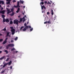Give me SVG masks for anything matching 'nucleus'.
<instances>
[{
    "mask_svg": "<svg viewBox=\"0 0 74 74\" xmlns=\"http://www.w3.org/2000/svg\"><path fill=\"white\" fill-rule=\"evenodd\" d=\"M14 27H10V29H11V32L12 33V35H14L15 33V29H13Z\"/></svg>",
    "mask_w": 74,
    "mask_h": 74,
    "instance_id": "1",
    "label": "nucleus"
},
{
    "mask_svg": "<svg viewBox=\"0 0 74 74\" xmlns=\"http://www.w3.org/2000/svg\"><path fill=\"white\" fill-rule=\"evenodd\" d=\"M14 24H16L17 25H18V20L15 19L13 21Z\"/></svg>",
    "mask_w": 74,
    "mask_h": 74,
    "instance_id": "2",
    "label": "nucleus"
},
{
    "mask_svg": "<svg viewBox=\"0 0 74 74\" xmlns=\"http://www.w3.org/2000/svg\"><path fill=\"white\" fill-rule=\"evenodd\" d=\"M6 22L7 23H8L10 22V20L8 18H6V19H3V22Z\"/></svg>",
    "mask_w": 74,
    "mask_h": 74,
    "instance_id": "3",
    "label": "nucleus"
},
{
    "mask_svg": "<svg viewBox=\"0 0 74 74\" xmlns=\"http://www.w3.org/2000/svg\"><path fill=\"white\" fill-rule=\"evenodd\" d=\"M14 8H18V7H20V6H19V2L18 1L17 3V5L16 6L14 5Z\"/></svg>",
    "mask_w": 74,
    "mask_h": 74,
    "instance_id": "4",
    "label": "nucleus"
},
{
    "mask_svg": "<svg viewBox=\"0 0 74 74\" xmlns=\"http://www.w3.org/2000/svg\"><path fill=\"white\" fill-rule=\"evenodd\" d=\"M8 47H14V44H9L8 45Z\"/></svg>",
    "mask_w": 74,
    "mask_h": 74,
    "instance_id": "5",
    "label": "nucleus"
},
{
    "mask_svg": "<svg viewBox=\"0 0 74 74\" xmlns=\"http://www.w3.org/2000/svg\"><path fill=\"white\" fill-rule=\"evenodd\" d=\"M5 12V10L1 11H0V14H3V15H4V14Z\"/></svg>",
    "mask_w": 74,
    "mask_h": 74,
    "instance_id": "6",
    "label": "nucleus"
},
{
    "mask_svg": "<svg viewBox=\"0 0 74 74\" xmlns=\"http://www.w3.org/2000/svg\"><path fill=\"white\" fill-rule=\"evenodd\" d=\"M8 8H7L6 9V10H7V12H8L7 13V14H10V13H11V12L10 11V10L8 9Z\"/></svg>",
    "mask_w": 74,
    "mask_h": 74,
    "instance_id": "7",
    "label": "nucleus"
},
{
    "mask_svg": "<svg viewBox=\"0 0 74 74\" xmlns=\"http://www.w3.org/2000/svg\"><path fill=\"white\" fill-rule=\"evenodd\" d=\"M41 7L42 10H43L44 8V9H46V8H45V7L44 5H43V6H42V5H41Z\"/></svg>",
    "mask_w": 74,
    "mask_h": 74,
    "instance_id": "8",
    "label": "nucleus"
},
{
    "mask_svg": "<svg viewBox=\"0 0 74 74\" xmlns=\"http://www.w3.org/2000/svg\"><path fill=\"white\" fill-rule=\"evenodd\" d=\"M7 1H8L7 2H6L7 4H10V2L11 1L10 0H6Z\"/></svg>",
    "mask_w": 74,
    "mask_h": 74,
    "instance_id": "9",
    "label": "nucleus"
},
{
    "mask_svg": "<svg viewBox=\"0 0 74 74\" xmlns=\"http://www.w3.org/2000/svg\"><path fill=\"white\" fill-rule=\"evenodd\" d=\"M5 32L6 33H7L6 37H8V35H9V34H10V32Z\"/></svg>",
    "mask_w": 74,
    "mask_h": 74,
    "instance_id": "10",
    "label": "nucleus"
},
{
    "mask_svg": "<svg viewBox=\"0 0 74 74\" xmlns=\"http://www.w3.org/2000/svg\"><path fill=\"white\" fill-rule=\"evenodd\" d=\"M14 8L12 7V8L11 9V12H14Z\"/></svg>",
    "mask_w": 74,
    "mask_h": 74,
    "instance_id": "11",
    "label": "nucleus"
},
{
    "mask_svg": "<svg viewBox=\"0 0 74 74\" xmlns=\"http://www.w3.org/2000/svg\"><path fill=\"white\" fill-rule=\"evenodd\" d=\"M24 25L25 26V27H26V28H29V26H27V24H26V23H25Z\"/></svg>",
    "mask_w": 74,
    "mask_h": 74,
    "instance_id": "12",
    "label": "nucleus"
},
{
    "mask_svg": "<svg viewBox=\"0 0 74 74\" xmlns=\"http://www.w3.org/2000/svg\"><path fill=\"white\" fill-rule=\"evenodd\" d=\"M28 28H26V27H25L23 29V31H25L26 30V29H27Z\"/></svg>",
    "mask_w": 74,
    "mask_h": 74,
    "instance_id": "13",
    "label": "nucleus"
},
{
    "mask_svg": "<svg viewBox=\"0 0 74 74\" xmlns=\"http://www.w3.org/2000/svg\"><path fill=\"white\" fill-rule=\"evenodd\" d=\"M19 11H20V8H18L17 10L16 11V13H18V12H19Z\"/></svg>",
    "mask_w": 74,
    "mask_h": 74,
    "instance_id": "14",
    "label": "nucleus"
},
{
    "mask_svg": "<svg viewBox=\"0 0 74 74\" xmlns=\"http://www.w3.org/2000/svg\"><path fill=\"white\" fill-rule=\"evenodd\" d=\"M8 64V63H5V64L4 65H3V68H4V67H5V66H6V65H7V64Z\"/></svg>",
    "mask_w": 74,
    "mask_h": 74,
    "instance_id": "15",
    "label": "nucleus"
},
{
    "mask_svg": "<svg viewBox=\"0 0 74 74\" xmlns=\"http://www.w3.org/2000/svg\"><path fill=\"white\" fill-rule=\"evenodd\" d=\"M2 16V18H3V19H5V18H5V15H1Z\"/></svg>",
    "mask_w": 74,
    "mask_h": 74,
    "instance_id": "16",
    "label": "nucleus"
},
{
    "mask_svg": "<svg viewBox=\"0 0 74 74\" xmlns=\"http://www.w3.org/2000/svg\"><path fill=\"white\" fill-rule=\"evenodd\" d=\"M14 12H12V13L10 14V16H14Z\"/></svg>",
    "mask_w": 74,
    "mask_h": 74,
    "instance_id": "17",
    "label": "nucleus"
},
{
    "mask_svg": "<svg viewBox=\"0 0 74 74\" xmlns=\"http://www.w3.org/2000/svg\"><path fill=\"white\" fill-rule=\"evenodd\" d=\"M1 3H2V4H3L4 3V1H0V4H1Z\"/></svg>",
    "mask_w": 74,
    "mask_h": 74,
    "instance_id": "18",
    "label": "nucleus"
},
{
    "mask_svg": "<svg viewBox=\"0 0 74 74\" xmlns=\"http://www.w3.org/2000/svg\"><path fill=\"white\" fill-rule=\"evenodd\" d=\"M10 25H12L13 24V22H12V21L11 20L10 21Z\"/></svg>",
    "mask_w": 74,
    "mask_h": 74,
    "instance_id": "19",
    "label": "nucleus"
},
{
    "mask_svg": "<svg viewBox=\"0 0 74 74\" xmlns=\"http://www.w3.org/2000/svg\"><path fill=\"white\" fill-rule=\"evenodd\" d=\"M20 2L21 4H23L24 3V1H21V0H20Z\"/></svg>",
    "mask_w": 74,
    "mask_h": 74,
    "instance_id": "20",
    "label": "nucleus"
},
{
    "mask_svg": "<svg viewBox=\"0 0 74 74\" xmlns=\"http://www.w3.org/2000/svg\"><path fill=\"white\" fill-rule=\"evenodd\" d=\"M51 15H53V10H51Z\"/></svg>",
    "mask_w": 74,
    "mask_h": 74,
    "instance_id": "21",
    "label": "nucleus"
},
{
    "mask_svg": "<svg viewBox=\"0 0 74 74\" xmlns=\"http://www.w3.org/2000/svg\"><path fill=\"white\" fill-rule=\"evenodd\" d=\"M44 3L43 2H40V5H44Z\"/></svg>",
    "mask_w": 74,
    "mask_h": 74,
    "instance_id": "22",
    "label": "nucleus"
},
{
    "mask_svg": "<svg viewBox=\"0 0 74 74\" xmlns=\"http://www.w3.org/2000/svg\"><path fill=\"white\" fill-rule=\"evenodd\" d=\"M11 63H12V61H10V62H8L9 65H10Z\"/></svg>",
    "mask_w": 74,
    "mask_h": 74,
    "instance_id": "23",
    "label": "nucleus"
},
{
    "mask_svg": "<svg viewBox=\"0 0 74 74\" xmlns=\"http://www.w3.org/2000/svg\"><path fill=\"white\" fill-rule=\"evenodd\" d=\"M4 52H6L7 54H8V51L7 50H5L4 51Z\"/></svg>",
    "mask_w": 74,
    "mask_h": 74,
    "instance_id": "24",
    "label": "nucleus"
},
{
    "mask_svg": "<svg viewBox=\"0 0 74 74\" xmlns=\"http://www.w3.org/2000/svg\"><path fill=\"white\" fill-rule=\"evenodd\" d=\"M5 43H7V41L5 40L3 42V44H5Z\"/></svg>",
    "mask_w": 74,
    "mask_h": 74,
    "instance_id": "25",
    "label": "nucleus"
},
{
    "mask_svg": "<svg viewBox=\"0 0 74 74\" xmlns=\"http://www.w3.org/2000/svg\"><path fill=\"white\" fill-rule=\"evenodd\" d=\"M2 30L3 31H6V28H5V27Z\"/></svg>",
    "mask_w": 74,
    "mask_h": 74,
    "instance_id": "26",
    "label": "nucleus"
},
{
    "mask_svg": "<svg viewBox=\"0 0 74 74\" xmlns=\"http://www.w3.org/2000/svg\"><path fill=\"white\" fill-rule=\"evenodd\" d=\"M18 37H16V38H15L14 39V40H15V41H16V40H18Z\"/></svg>",
    "mask_w": 74,
    "mask_h": 74,
    "instance_id": "27",
    "label": "nucleus"
},
{
    "mask_svg": "<svg viewBox=\"0 0 74 74\" xmlns=\"http://www.w3.org/2000/svg\"><path fill=\"white\" fill-rule=\"evenodd\" d=\"M5 70H3V71H2L1 72V73H2V74H3V73H4L5 72Z\"/></svg>",
    "mask_w": 74,
    "mask_h": 74,
    "instance_id": "28",
    "label": "nucleus"
},
{
    "mask_svg": "<svg viewBox=\"0 0 74 74\" xmlns=\"http://www.w3.org/2000/svg\"><path fill=\"white\" fill-rule=\"evenodd\" d=\"M47 4H50L51 5V3H50L49 1H48V3H47Z\"/></svg>",
    "mask_w": 74,
    "mask_h": 74,
    "instance_id": "29",
    "label": "nucleus"
},
{
    "mask_svg": "<svg viewBox=\"0 0 74 74\" xmlns=\"http://www.w3.org/2000/svg\"><path fill=\"white\" fill-rule=\"evenodd\" d=\"M14 50H15V49L14 48V47L11 49V51H14Z\"/></svg>",
    "mask_w": 74,
    "mask_h": 74,
    "instance_id": "30",
    "label": "nucleus"
},
{
    "mask_svg": "<svg viewBox=\"0 0 74 74\" xmlns=\"http://www.w3.org/2000/svg\"><path fill=\"white\" fill-rule=\"evenodd\" d=\"M22 21H23L22 18H21L20 19V22H22Z\"/></svg>",
    "mask_w": 74,
    "mask_h": 74,
    "instance_id": "31",
    "label": "nucleus"
},
{
    "mask_svg": "<svg viewBox=\"0 0 74 74\" xmlns=\"http://www.w3.org/2000/svg\"><path fill=\"white\" fill-rule=\"evenodd\" d=\"M3 41V39H0V42H2Z\"/></svg>",
    "mask_w": 74,
    "mask_h": 74,
    "instance_id": "32",
    "label": "nucleus"
},
{
    "mask_svg": "<svg viewBox=\"0 0 74 74\" xmlns=\"http://www.w3.org/2000/svg\"><path fill=\"white\" fill-rule=\"evenodd\" d=\"M2 58L3 59H5L6 57H5V56H3L2 57Z\"/></svg>",
    "mask_w": 74,
    "mask_h": 74,
    "instance_id": "33",
    "label": "nucleus"
},
{
    "mask_svg": "<svg viewBox=\"0 0 74 74\" xmlns=\"http://www.w3.org/2000/svg\"><path fill=\"white\" fill-rule=\"evenodd\" d=\"M9 59L10 58H7V59L6 60V62H7V61L9 60Z\"/></svg>",
    "mask_w": 74,
    "mask_h": 74,
    "instance_id": "34",
    "label": "nucleus"
},
{
    "mask_svg": "<svg viewBox=\"0 0 74 74\" xmlns=\"http://www.w3.org/2000/svg\"><path fill=\"white\" fill-rule=\"evenodd\" d=\"M33 30V28L31 29L30 30V32H32V31Z\"/></svg>",
    "mask_w": 74,
    "mask_h": 74,
    "instance_id": "35",
    "label": "nucleus"
},
{
    "mask_svg": "<svg viewBox=\"0 0 74 74\" xmlns=\"http://www.w3.org/2000/svg\"><path fill=\"white\" fill-rule=\"evenodd\" d=\"M47 23H49L50 24H51V21H48Z\"/></svg>",
    "mask_w": 74,
    "mask_h": 74,
    "instance_id": "36",
    "label": "nucleus"
},
{
    "mask_svg": "<svg viewBox=\"0 0 74 74\" xmlns=\"http://www.w3.org/2000/svg\"><path fill=\"white\" fill-rule=\"evenodd\" d=\"M12 2H13V3H15V2H16V1H15V0H13L12 1Z\"/></svg>",
    "mask_w": 74,
    "mask_h": 74,
    "instance_id": "37",
    "label": "nucleus"
},
{
    "mask_svg": "<svg viewBox=\"0 0 74 74\" xmlns=\"http://www.w3.org/2000/svg\"><path fill=\"white\" fill-rule=\"evenodd\" d=\"M23 27H23V26H22V27H21L20 29H22V28H23Z\"/></svg>",
    "mask_w": 74,
    "mask_h": 74,
    "instance_id": "38",
    "label": "nucleus"
},
{
    "mask_svg": "<svg viewBox=\"0 0 74 74\" xmlns=\"http://www.w3.org/2000/svg\"><path fill=\"white\" fill-rule=\"evenodd\" d=\"M7 40H8V38H6L5 40V41H7Z\"/></svg>",
    "mask_w": 74,
    "mask_h": 74,
    "instance_id": "39",
    "label": "nucleus"
},
{
    "mask_svg": "<svg viewBox=\"0 0 74 74\" xmlns=\"http://www.w3.org/2000/svg\"><path fill=\"white\" fill-rule=\"evenodd\" d=\"M44 3H45V4H47V1H45V2H44Z\"/></svg>",
    "mask_w": 74,
    "mask_h": 74,
    "instance_id": "40",
    "label": "nucleus"
},
{
    "mask_svg": "<svg viewBox=\"0 0 74 74\" xmlns=\"http://www.w3.org/2000/svg\"><path fill=\"white\" fill-rule=\"evenodd\" d=\"M49 12H47V15H49Z\"/></svg>",
    "mask_w": 74,
    "mask_h": 74,
    "instance_id": "41",
    "label": "nucleus"
},
{
    "mask_svg": "<svg viewBox=\"0 0 74 74\" xmlns=\"http://www.w3.org/2000/svg\"><path fill=\"white\" fill-rule=\"evenodd\" d=\"M28 28H32V27H31V26H28Z\"/></svg>",
    "mask_w": 74,
    "mask_h": 74,
    "instance_id": "42",
    "label": "nucleus"
},
{
    "mask_svg": "<svg viewBox=\"0 0 74 74\" xmlns=\"http://www.w3.org/2000/svg\"><path fill=\"white\" fill-rule=\"evenodd\" d=\"M2 59H3V57H1L0 58V60H2Z\"/></svg>",
    "mask_w": 74,
    "mask_h": 74,
    "instance_id": "43",
    "label": "nucleus"
},
{
    "mask_svg": "<svg viewBox=\"0 0 74 74\" xmlns=\"http://www.w3.org/2000/svg\"><path fill=\"white\" fill-rule=\"evenodd\" d=\"M14 42V40H12L11 41V42Z\"/></svg>",
    "mask_w": 74,
    "mask_h": 74,
    "instance_id": "44",
    "label": "nucleus"
},
{
    "mask_svg": "<svg viewBox=\"0 0 74 74\" xmlns=\"http://www.w3.org/2000/svg\"><path fill=\"white\" fill-rule=\"evenodd\" d=\"M47 23V21H46V22H45L44 23L45 24H46V23Z\"/></svg>",
    "mask_w": 74,
    "mask_h": 74,
    "instance_id": "45",
    "label": "nucleus"
},
{
    "mask_svg": "<svg viewBox=\"0 0 74 74\" xmlns=\"http://www.w3.org/2000/svg\"><path fill=\"white\" fill-rule=\"evenodd\" d=\"M10 69H12V66H10Z\"/></svg>",
    "mask_w": 74,
    "mask_h": 74,
    "instance_id": "46",
    "label": "nucleus"
},
{
    "mask_svg": "<svg viewBox=\"0 0 74 74\" xmlns=\"http://www.w3.org/2000/svg\"><path fill=\"white\" fill-rule=\"evenodd\" d=\"M21 21H18V23H21Z\"/></svg>",
    "mask_w": 74,
    "mask_h": 74,
    "instance_id": "47",
    "label": "nucleus"
},
{
    "mask_svg": "<svg viewBox=\"0 0 74 74\" xmlns=\"http://www.w3.org/2000/svg\"><path fill=\"white\" fill-rule=\"evenodd\" d=\"M3 10V8H1V11H2Z\"/></svg>",
    "mask_w": 74,
    "mask_h": 74,
    "instance_id": "48",
    "label": "nucleus"
},
{
    "mask_svg": "<svg viewBox=\"0 0 74 74\" xmlns=\"http://www.w3.org/2000/svg\"><path fill=\"white\" fill-rule=\"evenodd\" d=\"M25 19V18L24 17H23V19Z\"/></svg>",
    "mask_w": 74,
    "mask_h": 74,
    "instance_id": "49",
    "label": "nucleus"
},
{
    "mask_svg": "<svg viewBox=\"0 0 74 74\" xmlns=\"http://www.w3.org/2000/svg\"><path fill=\"white\" fill-rule=\"evenodd\" d=\"M25 19H24L23 20V22H25Z\"/></svg>",
    "mask_w": 74,
    "mask_h": 74,
    "instance_id": "50",
    "label": "nucleus"
},
{
    "mask_svg": "<svg viewBox=\"0 0 74 74\" xmlns=\"http://www.w3.org/2000/svg\"><path fill=\"white\" fill-rule=\"evenodd\" d=\"M2 36V34L0 33V36Z\"/></svg>",
    "mask_w": 74,
    "mask_h": 74,
    "instance_id": "51",
    "label": "nucleus"
},
{
    "mask_svg": "<svg viewBox=\"0 0 74 74\" xmlns=\"http://www.w3.org/2000/svg\"><path fill=\"white\" fill-rule=\"evenodd\" d=\"M22 14L23 15H25V12H24V13H22Z\"/></svg>",
    "mask_w": 74,
    "mask_h": 74,
    "instance_id": "52",
    "label": "nucleus"
},
{
    "mask_svg": "<svg viewBox=\"0 0 74 74\" xmlns=\"http://www.w3.org/2000/svg\"><path fill=\"white\" fill-rule=\"evenodd\" d=\"M6 49H8V47H7L6 48Z\"/></svg>",
    "mask_w": 74,
    "mask_h": 74,
    "instance_id": "53",
    "label": "nucleus"
},
{
    "mask_svg": "<svg viewBox=\"0 0 74 74\" xmlns=\"http://www.w3.org/2000/svg\"><path fill=\"white\" fill-rule=\"evenodd\" d=\"M40 1H42V2L43 1H44V0H40Z\"/></svg>",
    "mask_w": 74,
    "mask_h": 74,
    "instance_id": "54",
    "label": "nucleus"
},
{
    "mask_svg": "<svg viewBox=\"0 0 74 74\" xmlns=\"http://www.w3.org/2000/svg\"><path fill=\"white\" fill-rule=\"evenodd\" d=\"M23 8H25V6H24Z\"/></svg>",
    "mask_w": 74,
    "mask_h": 74,
    "instance_id": "55",
    "label": "nucleus"
},
{
    "mask_svg": "<svg viewBox=\"0 0 74 74\" xmlns=\"http://www.w3.org/2000/svg\"><path fill=\"white\" fill-rule=\"evenodd\" d=\"M2 52V51H0V53H1Z\"/></svg>",
    "mask_w": 74,
    "mask_h": 74,
    "instance_id": "56",
    "label": "nucleus"
},
{
    "mask_svg": "<svg viewBox=\"0 0 74 74\" xmlns=\"http://www.w3.org/2000/svg\"><path fill=\"white\" fill-rule=\"evenodd\" d=\"M10 21H11L12 20V19H11V18H10Z\"/></svg>",
    "mask_w": 74,
    "mask_h": 74,
    "instance_id": "57",
    "label": "nucleus"
},
{
    "mask_svg": "<svg viewBox=\"0 0 74 74\" xmlns=\"http://www.w3.org/2000/svg\"><path fill=\"white\" fill-rule=\"evenodd\" d=\"M1 48H2V47H0V49H1Z\"/></svg>",
    "mask_w": 74,
    "mask_h": 74,
    "instance_id": "58",
    "label": "nucleus"
},
{
    "mask_svg": "<svg viewBox=\"0 0 74 74\" xmlns=\"http://www.w3.org/2000/svg\"><path fill=\"white\" fill-rule=\"evenodd\" d=\"M8 7H10V6L9 5H8L7 6Z\"/></svg>",
    "mask_w": 74,
    "mask_h": 74,
    "instance_id": "59",
    "label": "nucleus"
},
{
    "mask_svg": "<svg viewBox=\"0 0 74 74\" xmlns=\"http://www.w3.org/2000/svg\"><path fill=\"white\" fill-rule=\"evenodd\" d=\"M0 7H1V5L0 4Z\"/></svg>",
    "mask_w": 74,
    "mask_h": 74,
    "instance_id": "60",
    "label": "nucleus"
},
{
    "mask_svg": "<svg viewBox=\"0 0 74 74\" xmlns=\"http://www.w3.org/2000/svg\"><path fill=\"white\" fill-rule=\"evenodd\" d=\"M25 17H26V18H27V17H26V15H25L24 16Z\"/></svg>",
    "mask_w": 74,
    "mask_h": 74,
    "instance_id": "61",
    "label": "nucleus"
},
{
    "mask_svg": "<svg viewBox=\"0 0 74 74\" xmlns=\"http://www.w3.org/2000/svg\"><path fill=\"white\" fill-rule=\"evenodd\" d=\"M18 18H20V16H18Z\"/></svg>",
    "mask_w": 74,
    "mask_h": 74,
    "instance_id": "62",
    "label": "nucleus"
},
{
    "mask_svg": "<svg viewBox=\"0 0 74 74\" xmlns=\"http://www.w3.org/2000/svg\"><path fill=\"white\" fill-rule=\"evenodd\" d=\"M18 52V51H17L16 52V53H17Z\"/></svg>",
    "mask_w": 74,
    "mask_h": 74,
    "instance_id": "63",
    "label": "nucleus"
},
{
    "mask_svg": "<svg viewBox=\"0 0 74 74\" xmlns=\"http://www.w3.org/2000/svg\"><path fill=\"white\" fill-rule=\"evenodd\" d=\"M42 13H43L44 12H43V11H42Z\"/></svg>",
    "mask_w": 74,
    "mask_h": 74,
    "instance_id": "64",
    "label": "nucleus"
}]
</instances>
